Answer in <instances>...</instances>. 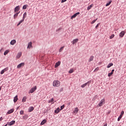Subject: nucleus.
Returning a JSON list of instances; mask_svg holds the SVG:
<instances>
[{
    "label": "nucleus",
    "mask_w": 126,
    "mask_h": 126,
    "mask_svg": "<svg viewBox=\"0 0 126 126\" xmlns=\"http://www.w3.org/2000/svg\"><path fill=\"white\" fill-rule=\"evenodd\" d=\"M18 100V97H17V95H16L14 97V103H16V102H17V100Z\"/></svg>",
    "instance_id": "20"
},
{
    "label": "nucleus",
    "mask_w": 126,
    "mask_h": 126,
    "mask_svg": "<svg viewBox=\"0 0 126 126\" xmlns=\"http://www.w3.org/2000/svg\"><path fill=\"white\" fill-rule=\"evenodd\" d=\"M53 85L54 87H59L61 86V82L59 80H55L53 81Z\"/></svg>",
    "instance_id": "1"
},
{
    "label": "nucleus",
    "mask_w": 126,
    "mask_h": 126,
    "mask_svg": "<svg viewBox=\"0 0 126 126\" xmlns=\"http://www.w3.org/2000/svg\"><path fill=\"white\" fill-rule=\"evenodd\" d=\"M33 110H34V107H31L30 108H29V113L32 112V111H33Z\"/></svg>",
    "instance_id": "28"
},
{
    "label": "nucleus",
    "mask_w": 126,
    "mask_h": 126,
    "mask_svg": "<svg viewBox=\"0 0 126 126\" xmlns=\"http://www.w3.org/2000/svg\"><path fill=\"white\" fill-rule=\"evenodd\" d=\"M96 22V20H93L91 23V24H94Z\"/></svg>",
    "instance_id": "42"
},
{
    "label": "nucleus",
    "mask_w": 126,
    "mask_h": 126,
    "mask_svg": "<svg viewBox=\"0 0 126 126\" xmlns=\"http://www.w3.org/2000/svg\"><path fill=\"white\" fill-rule=\"evenodd\" d=\"M64 108V105H63L62 106H61V111H62V110H63Z\"/></svg>",
    "instance_id": "40"
},
{
    "label": "nucleus",
    "mask_w": 126,
    "mask_h": 126,
    "mask_svg": "<svg viewBox=\"0 0 126 126\" xmlns=\"http://www.w3.org/2000/svg\"><path fill=\"white\" fill-rule=\"evenodd\" d=\"M98 20V18H96L95 20H95V21H97V20Z\"/></svg>",
    "instance_id": "50"
},
{
    "label": "nucleus",
    "mask_w": 126,
    "mask_h": 126,
    "mask_svg": "<svg viewBox=\"0 0 126 126\" xmlns=\"http://www.w3.org/2000/svg\"><path fill=\"white\" fill-rule=\"evenodd\" d=\"M28 119V115H25L23 117V120H26Z\"/></svg>",
    "instance_id": "24"
},
{
    "label": "nucleus",
    "mask_w": 126,
    "mask_h": 126,
    "mask_svg": "<svg viewBox=\"0 0 126 126\" xmlns=\"http://www.w3.org/2000/svg\"><path fill=\"white\" fill-rule=\"evenodd\" d=\"M37 90V87L35 86L34 88H32L30 91V93H33V92H35L36 90Z\"/></svg>",
    "instance_id": "6"
},
{
    "label": "nucleus",
    "mask_w": 126,
    "mask_h": 126,
    "mask_svg": "<svg viewBox=\"0 0 126 126\" xmlns=\"http://www.w3.org/2000/svg\"><path fill=\"white\" fill-rule=\"evenodd\" d=\"M13 112H14V109L13 108V109H10V110H9L7 112V114H12V113H13Z\"/></svg>",
    "instance_id": "16"
},
{
    "label": "nucleus",
    "mask_w": 126,
    "mask_h": 126,
    "mask_svg": "<svg viewBox=\"0 0 126 126\" xmlns=\"http://www.w3.org/2000/svg\"><path fill=\"white\" fill-rule=\"evenodd\" d=\"M27 99V97L26 96H24L22 99V102H23V103H24V102H26Z\"/></svg>",
    "instance_id": "26"
},
{
    "label": "nucleus",
    "mask_w": 126,
    "mask_h": 126,
    "mask_svg": "<svg viewBox=\"0 0 126 126\" xmlns=\"http://www.w3.org/2000/svg\"><path fill=\"white\" fill-rule=\"evenodd\" d=\"M2 50H3V49H2V48H1V49H0V52H1V51H2Z\"/></svg>",
    "instance_id": "49"
},
{
    "label": "nucleus",
    "mask_w": 126,
    "mask_h": 126,
    "mask_svg": "<svg viewBox=\"0 0 126 126\" xmlns=\"http://www.w3.org/2000/svg\"><path fill=\"white\" fill-rule=\"evenodd\" d=\"M46 123H47V120H46L45 119L43 120L40 123V125L41 126H43V125H45V124H46Z\"/></svg>",
    "instance_id": "19"
},
{
    "label": "nucleus",
    "mask_w": 126,
    "mask_h": 126,
    "mask_svg": "<svg viewBox=\"0 0 126 126\" xmlns=\"http://www.w3.org/2000/svg\"><path fill=\"white\" fill-rule=\"evenodd\" d=\"M91 83V81H89L87 83L81 85V87H82V88H84V87H86V86H87V85L88 86H89V85H90Z\"/></svg>",
    "instance_id": "2"
},
{
    "label": "nucleus",
    "mask_w": 126,
    "mask_h": 126,
    "mask_svg": "<svg viewBox=\"0 0 126 126\" xmlns=\"http://www.w3.org/2000/svg\"><path fill=\"white\" fill-rule=\"evenodd\" d=\"M19 13H20V11H19L18 12L16 13L14 16H13V18L14 19H16L18 16Z\"/></svg>",
    "instance_id": "10"
},
{
    "label": "nucleus",
    "mask_w": 126,
    "mask_h": 126,
    "mask_svg": "<svg viewBox=\"0 0 126 126\" xmlns=\"http://www.w3.org/2000/svg\"><path fill=\"white\" fill-rule=\"evenodd\" d=\"M63 48H64V46H63L60 49L59 53H61L63 50Z\"/></svg>",
    "instance_id": "36"
},
{
    "label": "nucleus",
    "mask_w": 126,
    "mask_h": 126,
    "mask_svg": "<svg viewBox=\"0 0 126 126\" xmlns=\"http://www.w3.org/2000/svg\"><path fill=\"white\" fill-rule=\"evenodd\" d=\"M63 91V88H62L61 89H60V92H62Z\"/></svg>",
    "instance_id": "43"
},
{
    "label": "nucleus",
    "mask_w": 126,
    "mask_h": 126,
    "mask_svg": "<svg viewBox=\"0 0 126 126\" xmlns=\"http://www.w3.org/2000/svg\"><path fill=\"white\" fill-rule=\"evenodd\" d=\"M27 7H28V5H27V4L24 5L23 6V9H26V8H27Z\"/></svg>",
    "instance_id": "33"
},
{
    "label": "nucleus",
    "mask_w": 126,
    "mask_h": 126,
    "mask_svg": "<svg viewBox=\"0 0 126 126\" xmlns=\"http://www.w3.org/2000/svg\"><path fill=\"white\" fill-rule=\"evenodd\" d=\"M23 21H24V20L23 19L22 20L20 21V22L18 23L17 26H19V25H20L21 24V23H22V22H23Z\"/></svg>",
    "instance_id": "29"
},
{
    "label": "nucleus",
    "mask_w": 126,
    "mask_h": 126,
    "mask_svg": "<svg viewBox=\"0 0 126 126\" xmlns=\"http://www.w3.org/2000/svg\"><path fill=\"white\" fill-rule=\"evenodd\" d=\"M60 65H61V62L60 61L56 63V64H55V68H57V67H58V66H60Z\"/></svg>",
    "instance_id": "14"
},
{
    "label": "nucleus",
    "mask_w": 126,
    "mask_h": 126,
    "mask_svg": "<svg viewBox=\"0 0 126 126\" xmlns=\"http://www.w3.org/2000/svg\"><path fill=\"white\" fill-rule=\"evenodd\" d=\"M24 64H25L24 63H22L19 64L17 65V68H20V67H22V66H24Z\"/></svg>",
    "instance_id": "12"
},
{
    "label": "nucleus",
    "mask_w": 126,
    "mask_h": 126,
    "mask_svg": "<svg viewBox=\"0 0 126 126\" xmlns=\"http://www.w3.org/2000/svg\"><path fill=\"white\" fill-rule=\"evenodd\" d=\"M60 111H61V109H60V108H58L56 110H55L54 113L55 114H59Z\"/></svg>",
    "instance_id": "18"
},
{
    "label": "nucleus",
    "mask_w": 126,
    "mask_h": 126,
    "mask_svg": "<svg viewBox=\"0 0 126 126\" xmlns=\"http://www.w3.org/2000/svg\"><path fill=\"white\" fill-rule=\"evenodd\" d=\"M114 71H115V69H112L111 72L114 73Z\"/></svg>",
    "instance_id": "46"
},
{
    "label": "nucleus",
    "mask_w": 126,
    "mask_h": 126,
    "mask_svg": "<svg viewBox=\"0 0 126 126\" xmlns=\"http://www.w3.org/2000/svg\"><path fill=\"white\" fill-rule=\"evenodd\" d=\"M16 43V40H15V39H13L11 40V41L10 42V44L14 45V44H15Z\"/></svg>",
    "instance_id": "23"
},
{
    "label": "nucleus",
    "mask_w": 126,
    "mask_h": 126,
    "mask_svg": "<svg viewBox=\"0 0 126 126\" xmlns=\"http://www.w3.org/2000/svg\"><path fill=\"white\" fill-rule=\"evenodd\" d=\"M113 72H111L108 73V77H110V76H112V75H113Z\"/></svg>",
    "instance_id": "35"
},
{
    "label": "nucleus",
    "mask_w": 126,
    "mask_h": 126,
    "mask_svg": "<svg viewBox=\"0 0 126 126\" xmlns=\"http://www.w3.org/2000/svg\"><path fill=\"white\" fill-rule=\"evenodd\" d=\"M101 24L100 23H98L96 26H95V29H97L98 27H99V25H100Z\"/></svg>",
    "instance_id": "39"
},
{
    "label": "nucleus",
    "mask_w": 126,
    "mask_h": 126,
    "mask_svg": "<svg viewBox=\"0 0 126 126\" xmlns=\"http://www.w3.org/2000/svg\"><path fill=\"white\" fill-rule=\"evenodd\" d=\"M105 104V99H102L100 100V103H98L99 107H101V106H103Z\"/></svg>",
    "instance_id": "4"
},
{
    "label": "nucleus",
    "mask_w": 126,
    "mask_h": 126,
    "mask_svg": "<svg viewBox=\"0 0 126 126\" xmlns=\"http://www.w3.org/2000/svg\"><path fill=\"white\" fill-rule=\"evenodd\" d=\"M31 47H32V42H30L28 43L27 48L30 49L31 48Z\"/></svg>",
    "instance_id": "17"
},
{
    "label": "nucleus",
    "mask_w": 126,
    "mask_h": 126,
    "mask_svg": "<svg viewBox=\"0 0 126 126\" xmlns=\"http://www.w3.org/2000/svg\"><path fill=\"white\" fill-rule=\"evenodd\" d=\"M0 121H2V117L0 118Z\"/></svg>",
    "instance_id": "47"
},
{
    "label": "nucleus",
    "mask_w": 126,
    "mask_h": 126,
    "mask_svg": "<svg viewBox=\"0 0 126 126\" xmlns=\"http://www.w3.org/2000/svg\"><path fill=\"white\" fill-rule=\"evenodd\" d=\"M7 70H8V67L5 68L0 71V74H3V73H4V72H6Z\"/></svg>",
    "instance_id": "7"
},
{
    "label": "nucleus",
    "mask_w": 126,
    "mask_h": 126,
    "mask_svg": "<svg viewBox=\"0 0 126 126\" xmlns=\"http://www.w3.org/2000/svg\"><path fill=\"white\" fill-rule=\"evenodd\" d=\"M48 103H52V104H54V98H51V99L48 101Z\"/></svg>",
    "instance_id": "30"
},
{
    "label": "nucleus",
    "mask_w": 126,
    "mask_h": 126,
    "mask_svg": "<svg viewBox=\"0 0 126 126\" xmlns=\"http://www.w3.org/2000/svg\"><path fill=\"white\" fill-rule=\"evenodd\" d=\"M93 7V4H91L90 6H88L87 7V10H90L91 9V7Z\"/></svg>",
    "instance_id": "25"
},
{
    "label": "nucleus",
    "mask_w": 126,
    "mask_h": 126,
    "mask_svg": "<svg viewBox=\"0 0 126 126\" xmlns=\"http://www.w3.org/2000/svg\"><path fill=\"white\" fill-rule=\"evenodd\" d=\"M110 113H111V111H108V113H107V114H110Z\"/></svg>",
    "instance_id": "48"
},
{
    "label": "nucleus",
    "mask_w": 126,
    "mask_h": 126,
    "mask_svg": "<svg viewBox=\"0 0 126 126\" xmlns=\"http://www.w3.org/2000/svg\"><path fill=\"white\" fill-rule=\"evenodd\" d=\"M125 34H126V32L125 31H122L121 32L120 34H119V36L120 37H121V38H123V37H124V36H125Z\"/></svg>",
    "instance_id": "8"
},
{
    "label": "nucleus",
    "mask_w": 126,
    "mask_h": 126,
    "mask_svg": "<svg viewBox=\"0 0 126 126\" xmlns=\"http://www.w3.org/2000/svg\"><path fill=\"white\" fill-rule=\"evenodd\" d=\"M74 112L76 114V113H78V108H77V107L75 108Z\"/></svg>",
    "instance_id": "34"
},
{
    "label": "nucleus",
    "mask_w": 126,
    "mask_h": 126,
    "mask_svg": "<svg viewBox=\"0 0 126 126\" xmlns=\"http://www.w3.org/2000/svg\"><path fill=\"white\" fill-rule=\"evenodd\" d=\"M124 114H125V112H124V111H122L120 116L118 118V122H120V121H121V119L123 118V116H124Z\"/></svg>",
    "instance_id": "3"
},
{
    "label": "nucleus",
    "mask_w": 126,
    "mask_h": 126,
    "mask_svg": "<svg viewBox=\"0 0 126 126\" xmlns=\"http://www.w3.org/2000/svg\"><path fill=\"white\" fill-rule=\"evenodd\" d=\"M65 1H66V0H62V2H64Z\"/></svg>",
    "instance_id": "44"
},
{
    "label": "nucleus",
    "mask_w": 126,
    "mask_h": 126,
    "mask_svg": "<svg viewBox=\"0 0 126 126\" xmlns=\"http://www.w3.org/2000/svg\"><path fill=\"white\" fill-rule=\"evenodd\" d=\"M112 65H114V64L113 63H110L109 64L107 65V68H110L111 66H112Z\"/></svg>",
    "instance_id": "27"
},
{
    "label": "nucleus",
    "mask_w": 126,
    "mask_h": 126,
    "mask_svg": "<svg viewBox=\"0 0 126 126\" xmlns=\"http://www.w3.org/2000/svg\"><path fill=\"white\" fill-rule=\"evenodd\" d=\"M80 14V13H79V12H77V13H75L74 15H73L71 16V19H72L73 18H75V17H76Z\"/></svg>",
    "instance_id": "9"
},
{
    "label": "nucleus",
    "mask_w": 126,
    "mask_h": 126,
    "mask_svg": "<svg viewBox=\"0 0 126 126\" xmlns=\"http://www.w3.org/2000/svg\"><path fill=\"white\" fill-rule=\"evenodd\" d=\"M20 10V6L18 5L15 7L14 10V12H18V11Z\"/></svg>",
    "instance_id": "5"
},
{
    "label": "nucleus",
    "mask_w": 126,
    "mask_h": 126,
    "mask_svg": "<svg viewBox=\"0 0 126 126\" xmlns=\"http://www.w3.org/2000/svg\"><path fill=\"white\" fill-rule=\"evenodd\" d=\"M0 90H1V88H0Z\"/></svg>",
    "instance_id": "52"
},
{
    "label": "nucleus",
    "mask_w": 126,
    "mask_h": 126,
    "mask_svg": "<svg viewBox=\"0 0 126 126\" xmlns=\"http://www.w3.org/2000/svg\"><path fill=\"white\" fill-rule=\"evenodd\" d=\"M69 73H72L73 72V69L71 68L70 69V70L68 71Z\"/></svg>",
    "instance_id": "37"
},
{
    "label": "nucleus",
    "mask_w": 126,
    "mask_h": 126,
    "mask_svg": "<svg viewBox=\"0 0 126 126\" xmlns=\"http://www.w3.org/2000/svg\"><path fill=\"white\" fill-rule=\"evenodd\" d=\"M8 53H9V51H8V50H6V51L4 52V56H6V55H7V54H8Z\"/></svg>",
    "instance_id": "32"
},
{
    "label": "nucleus",
    "mask_w": 126,
    "mask_h": 126,
    "mask_svg": "<svg viewBox=\"0 0 126 126\" xmlns=\"http://www.w3.org/2000/svg\"><path fill=\"white\" fill-rule=\"evenodd\" d=\"M27 17V13L26 12H25L24 14H23V19H25V18H26V17Z\"/></svg>",
    "instance_id": "22"
},
{
    "label": "nucleus",
    "mask_w": 126,
    "mask_h": 126,
    "mask_svg": "<svg viewBox=\"0 0 126 126\" xmlns=\"http://www.w3.org/2000/svg\"><path fill=\"white\" fill-rule=\"evenodd\" d=\"M14 124H15V121L13 120L12 121H11L10 122L8 123V126H13V125H14Z\"/></svg>",
    "instance_id": "11"
},
{
    "label": "nucleus",
    "mask_w": 126,
    "mask_h": 126,
    "mask_svg": "<svg viewBox=\"0 0 126 126\" xmlns=\"http://www.w3.org/2000/svg\"><path fill=\"white\" fill-rule=\"evenodd\" d=\"M103 126H107V124H105Z\"/></svg>",
    "instance_id": "51"
},
{
    "label": "nucleus",
    "mask_w": 126,
    "mask_h": 126,
    "mask_svg": "<svg viewBox=\"0 0 126 126\" xmlns=\"http://www.w3.org/2000/svg\"><path fill=\"white\" fill-rule=\"evenodd\" d=\"M21 56H22V53L19 52L16 56L17 59H19L20 58H21Z\"/></svg>",
    "instance_id": "15"
},
{
    "label": "nucleus",
    "mask_w": 126,
    "mask_h": 126,
    "mask_svg": "<svg viewBox=\"0 0 126 126\" xmlns=\"http://www.w3.org/2000/svg\"><path fill=\"white\" fill-rule=\"evenodd\" d=\"M112 3V0H109L108 3H107L106 4V6H109Z\"/></svg>",
    "instance_id": "31"
},
{
    "label": "nucleus",
    "mask_w": 126,
    "mask_h": 126,
    "mask_svg": "<svg viewBox=\"0 0 126 126\" xmlns=\"http://www.w3.org/2000/svg\"><path fill=\"white\" fill-rule=\"evenodd\" d=\"M4 126H7V124H6Z\"/></svg>",
    "instance_id": "53"
},
{
    "label": "nucleus",
    "mask_w": 126,
    "mask_h": 126,
    "mask_svg": "<svg viewBox=\"0 0 126 126\" xmlns=\"http://www.w3.org/2000/svg\"><path fill=\"white\" fill-rule=\"evenodd\" d=\"M20 115H24V111H23V110L20 111Z\"/></svg>",
    "instance_id": "41"
},
{
    "label": "nucleus",
    "mask_w": 126,
    "mask_h": 126,
    "mask_svg": "<svg viewBox=\"0 0 126 126\" xmlns=\"http://www.w3.org/2000/svg\"><path fill=\"white\" fill-rule=\"evenodd\" d=\"M97 71V70H99V68L97 67L95 69L94 71Z\"/></svg>",
    "instance_id": "45"
},
{
    "label": "nucleus",
    "mask_w": 126,
    "mask_h": 126,
    "mask_svg": "<svg viewBox=\"0 0 126 126\" xmlns=\"http://www.w3.org/2000/svg\"><path fill=\"white\" fill-rule=\"evenodd\" d=\"M93 60H94V56H92L90 57V58L89 59V62L90 63V62H92V61H93Z\"/></svg>",
    "instance_id": "21"
},
{
    "label": "nucleus",
    "mask_w": 126,
    "mask_h": 126,
    "mask_svg": "<svg viewBox=\"0 0 126 126\" xmlns=\"http://www.w3.org/2000/svg\"><path fill=\"white\" fill-rule=\"evenodd\" d=\"M78 38H76V39H74V40H73V41H72V44L73 45H74V44H75V43H77V42H78Z\"/></svg>",
    "instance_id": "13"
},
{
    "label": "nucleus",
    "mask_w": 126,
    "mask_h": 126,
    "mask_svg": "<svg viewBox=\"0 0 126 126\" xmlns=\"http://www.w3.org/2000/svg\"><path fill=\"white\" fill-rule=\"evenodd\" d=\"M115 37V34H113L110 36V39H113Z\"/></svg>",
    "instance_id": "38"
}]
</instances>
